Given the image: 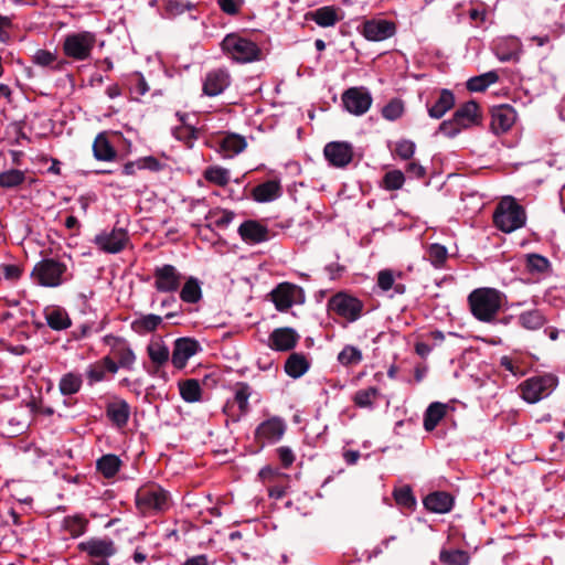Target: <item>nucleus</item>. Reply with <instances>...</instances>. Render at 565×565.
<instances>
[{"label":"nucleus","instance_id":"17","mask_svg":"<svg viewBox=\"0 0 565 565\" xmlns=\"http://www.w3.org/2000/svg\"><path fill=\"white\" fill-rule=\"evenodd\" d=\"M237 232L242 241L250 245L260 244L270 238V231L268 227L260 221L256 220L244 221L239 225Z\"/></svg>","mask_w":565,"mask_h":565},{"label":"nucleus","instance_id":"36","mask_svg":"<svg viewBox=\"0 0 565 565\" xmlns=\"http://www.w3.org/2000/svg\"><path fill=\"white\" fill-rule=\"evenodd\" d=\"M83 386V377L81 373L67 372L62 375L58 382V390L62 395L70 396L78 393Z\"/></svg>","mask_w":565,"mask_h":565},{"label":"nucleus","instance_id":"46","mask_svg":"<svg viewBox=\"0 0 565 565\" xmlns=\"http://www.w3.org/2000/svg\"><path fill=\"white\" fill-rule=\"evenodd\" d=\"M519 322L525 329L537 330L545 324L546 318L540 310L534 309L522 312Z\"/></svg>","mask_w":565,"mask_h":565},{"label":"nucleus","instance_id":"62","mask_svg":"<svg viewBox=\"0 0 565 565\" xmlns=\"http://www.w3.org/2000/svg\"><path fill=\"white\" fill-rule=\"evenodd\" d=\"M415 143L411 140H401L396 143L395 152L403 160H409L415 152Z\"/></svg>","mask_w":565,"mask_h":565},{"label":"nucleus","instance_id":"37","mask_svg":"<svg viewBox=\"0 0 565 565\" xmlns=\"http://www.w3.org/2000/svg\"><path fill=\"white\" fill-rule=\"evenodd\" d=\"M121 467V460L116 455H104L96 461V469L105 478L110 479L115 477Z\"/></svg>","mask_w":565,"mask_h":565},{"label":"nucleus","instance_id":"45","mask_svg":"<svg viewBox=\"0 0 565 565\" xmlns=\"http://www.w3.org/2000/svg\"><path fill=\"white\" fill-rule=\"evenodd\" d=\"M25 181V172L19 169H9L0 172V188L10 190L20 186Z\"/></svg>","mask_w":565,"mask_h":565},{"label":"nucleus","instance_id":"11","mask_svg":"<svg viewBox=\"0 0 565 565\" xmlns=\"http://www.w3.org/2000/svg\"><path fill=\"white\" fill-rule=\"evenodd\" d=\"M103 342L110 348L108 355L115 360L116 372L119 369L132 370L136 354L126 339L107 334L103 338Z\"/></svg>","mask_w":565,"mask_h":565},{"label":"nucleus","instance_id":"10","mask_svg":"<svg viewBox=\"0 0 565 565\" xmlns=\"http://www.w3.org/2000/svg\"><path fill=\"white\" fill-rule=\"evenodd\" d=\"M93 243L103 253L118 254L129 245L130 236L126 228L114 226L97 234Z\"/></svg>","mask_w":565,"mask_h":565},{"label":"nucleus","instance_id":"22","mask_svg":"<svg viewBox=\"0 0 565 565\" xmlns=\"http://www.w3.org/2000/svg\"><path fill=\"white\" fill-rule=\"evenodd\" d=\"M299 340V335L292 328H277L268 338V345L275 351H290L292 350Z\"/></svg>","mask_w":565,"mask_h":565},{"label":"nucleus","instance_id":"25","mask_svg":"<svg viewBox=\"0 0 565 565\" xmlns=\"http://www.w3.org/2000/svg\"><path fill=\"white\" fill-rule=\"evenodd\" d=\"M452 116L455 121L459 124V127L463 129L479 124L481 118L479 105L475 100H469L459 106Z\"/></svg>","mask_w":565,"mask_h":565},{"label":"nucleus","instance_id":"43","mask_svg":"<svg viewBox=\"0 0 565 565\" xmlns=\"http://www.w3.org/2000/svg\"><path fill=\"white\" fill-rule=\"evenodd\" d=\"M345 17L344 11L335 6H326L320 8V28H329L342 21Z\"/></svg>","mask_w":565,"mask_h":565},{"label":"nucleus","instance_id":"32","mask_svg":"<svg viewBox=\"0 0 565 565\" xmlns=\"http://www.w3.org/2000/svg\"><path fill=\"white\" fill-rule=\"evenodd\" d=\"M271 300L279 311L288 310L294 303V288L289 284L278 285L271 292Z\"/></svg>","mask_w":565,"mask_h":565},{"label":"nucleus","instance_id":"48","mask_svg":"<svg viewBox=\"0 0 565 565\" xmlns=\"http://www.w3.org/2000/svg\"><path fill=\"white\" fill-rule=\"evenodd\" d=\"M234 216V212L228 210L218 207L210 210L206 215V220L211 221V224L207 226L211 227L213 225L217 228H225L233 221Z\"/></svg>","mask_w":565,"mask_h":565},{"label":"nucleus","instance_id":"47","mask_svg":"<svg viewBox=\"0 0 565 565\" xmlns=\"http://www.w3.org/2000/svg\"><path fill=\"white\" fill-rule=\"evenodd\" d=\"M203 177L207 182L222 188L226 186L230 182L228 170L218 166L207 167Z\"/></svg>","mask_w":565,"mask_h":565},{"label":"nucleus","instance_id":"40","mask_svg":"<svg viewBox=\"0 0 565 565\" xmlns=\"http://www.w3.org/2000/svg\"><path fill=\"white\" fill-rule=\"evenodd\" d=\"M250 386L245 382L235 384V395L233 403L237 405L238 411L235 414L238 418L249 411L248 398L250 397Z\"/></svg>","mask_w":565,"mask_h":565},{"label":"nucleus","instance_id":"54","mask_svg":"<svg viewBox=\"0 0 565 565\" xmlns=\"http://www.w3.org/2000/svg\"><path fill=\"white\" fill-rule=\"evenodd\" d=\"M377 394L379 390L376 387H367L365 390L358 391L353 397V401L359 407H370Z\"/></svg>","mask_w":565,"mask_h":565},{"label":"nucleus","instance_id":"19","mask_svg":"<svg viewBox=\"0 0 565 565\" xmlns=\"http://www.w3.org/2000/svg\"><path fill=\"white\" fill-rule=\"evenodd\" d=\"M200 345L199 342L191 338H179L174 341L171 362L178 370H182L189 359L196 354Z\"/></svg>","mask_w":565,"mask_h":565},{"label":"nucleus","instance_id":"41","mask_svg":"<svg viewBox=\"0 0 565 565\" xmlns=\"http://www.w3.org/2000/svg\"><path fill=\"white\" fill-rule=\"evenodd\" d=\"M162 318L157 315H145L131 322V329L138 334L153 332L161 324Z\"/></svg>","mask_w":565,"mask_h":565},{"label":"nucleus","instance_id":"61","mask_svg":"<svg viewBox=\"0 0 565 565\" xmlns=\"http://www.w3.org/2000/svg\"><path fill=\"white\" fill-rule=\"evenodd\" d=\"M244 3V0H217L220 9L227 15H237Z\"/></svg>","mask_w":565,"mask_h":565},{"label":"nucleus","instance_id":"28","mask_svg":"<svg viewBox=\"0 0 565 565\" xmlns=\"http://www.w3.org/2000/svg\"><path fill=\"white\" fill-rule=\"evenodd\" d=\"M281 194V185L278 180H268L253 188L252 199L256 202H270L279 198Z\"/></svg>","mask_w":565,"mask_h":565},{"label":"nucleus","instance_id":"31","mask_svg":"<svg viewBox=\"0 0 565 565\" xmlns=\"http://www.w3.org/2000/svg\"><path fill=\"white\" fill-rule=\"evenodd\" d=\"M455 106V95L449 89H441L439 97L431 106H427L428 115L434 119H440Z\"/></svg>","mask_w":565,"mask_h":565},{"label":"nucleus","instance_id":"60","mask_svg":"<svg viewBox=\"0 0 565 565\" xmlns=\"http://www.w3.org/2000/svg\"><path fill=\"white\" fill-rule=\"evenodd\" d=\"M23 274V268L15 264L0 265V278L9 281H18Z\"/></svg>","mask_w":565,"mask_h":565},{"label":"nucleus","instance_id":"57","mask_svg":"<svg viewBox=\"0 0 565 565\" xmlns=\"http://www.w3.org/2000/svg\"><path fill=\"white\" fill-rule=\"evenodd\" d=\"M405 181L404 173L401 170H392L385 173L383 184L386 190H398Z\"/></svg>","mask_w":565,"mask_h":565},{"label":"nucleus","instance_id":"58","mask_svg":"<svg viewBox=\"0 0 565 565\" xmlns=\"http://www.w3.org/2000/svg\"><path fill=\"white\" fill-rule=\"evenodd\" d=\"M404 111V104L401 99L394 98L382 109V115L385 119L396 120Z\"/></svg>","mask_w":565,"mask_h":565},{"label":"nucleus","instance_id":"7","mask_svg":"<svg viewBox=\"0 0 565 565\" xmlns=\"http://www.w3.org/2000/svg\"><path fill=\"white\" fill-rule=\"evenodd\" d=\"M77 548L88 555L90 565H109L107 558L117 553V547L109 537H92L81 542Z\"/></svg>","mask_w":565,"mask_h":565},{"label":"nucleus","instance_id":"12","mask_svg":"<svg viewBox=\"0 0 565 565\" xmlns=\"http://www.w3.org/2000/svg\"><path fill=\"white\" fill-rule=\"evenodd\" d=\"M258 478L266 486L268 495L275 500L284 498L290 486V477L271 466L262 468Z\"/></svg>","mask_w":565,"mask_h":565},{"label":"nucleus","instance_id":"52","mask_svg":"<svg viewBox=\"0 0 565 565\" xmlns=\"http://www.w3.org/2000/svg\"><path fill=\"white\" fill-rule=\"evenodd\" d=\"M447 248L440 244H431L427 249V258L436 267H441L447 260Z\"/></svg>","mask_w":565,"mask_h":565},{"label":"nucleus","instance_id":"42","mask_svg":"<svg viewBox=\"0 0 565 565\" xmlns=\"http://www.w3.org/2000/svg\"><path fill=\"white\" fill-rule=\"evenodd\" d=\"M498 81V73L494 71H490L468 79L467 89L470 92H484L491 84H494Z\"/></svg>","mask_w":565,"mask_h":565},{"label":"nucleus","instance_id":"3","mask_svg":"<svg viewBox=\"0 0 565 565\" xmlns=\"http://www.w3.org/2000/svg\"><path fill=\"white\" fill-rule=\"evenodd\" d=\"M526 213L512 196L500 201L493 213L494 225L504 233H511L524 226Z\"/></svg>","mask_w":565,"mask_h":565},{"label":"nucleus","instance_id":"30","mask_svg":"<svg viewBox=\"0 0 565 565\" xmlns=\"http://www.w3.org/2000/svg\"><path fill=\"white\" fill-rule=\"evenodd\" d=\"M94 157L99 161H114L117 158V151L110 143L107 132H100L96 136L93 143Z\"/></svg>","mask_w":565,"mask_h":565},{"label":"nucleus","instance_id":"16","mask_svg":"<svg viewBox=\"0 0 565 565\" xmlns=\"http://www.w3.org/2000/svg\"><path fill=\"white\" fill-rule=\"evenodd\" d=\"M323 154L331 166L343 168L352 161L353 148L349 142L332 141L326 145Z\"/></svg>","mask_w":565,"mask_h":565},{"label":"nucleus","instance_id":"8","mask_svg":"<svg viewBox=\"0 0 565 565\" xmlns=\"http://www.w3.org/2000/svg\"><path fill=\"white\" fill-rule=\"evenodd\" d=\"M557 382V377L553 374H544L527 379L520 385L522 397L527 403H536L543 397L548 396L556 387Z\"/></svg>","mask_w":565,"mask_h":565},{"label":"nucleus","instance_id":"53","mask_svg":"<svg viewBox=\"0 0 565 565\" xmlns=\"http://www.w3.org/2000/svg\"><path fill=\"white\" fill-rule=\"evenodd\" d=\"M338 360L343 365H356L362 361V352L353 345H347L339 353Z\"/></svg>","mask_w":565,"mask_h":565},{"label":"nucleus","instance_id":"18","mask_svg":"<svg viewBox=\"0 0 565 565\" xmlns=\"http://www.w3.org/2000/svg\"><path fill=\"white\" fill-rule=\"evenodd\" d=\"M490 113V128L495 135L507 132L513 126L516 118L514 108L508 104L493 106Z\"/></svg>","mask_w":565,"mask_h":565},{"label":"nucleus","instance_id":"38","mask_svg":"<svg viewBox=\"0 0 565 565\" xmlns=\"http://www.w3.org/2000/svg\"><path fill=\"white\" fill-rule=\"evenodd\" d=\"M181 397L188 403H196L202 399V388L196 379H188L179 382Z\"/></svg>","mask_w":565,"mask_h":565},{"label":"nucleus","instance_id":"15","mask_svg":"<svg viewBox=\"0 0 565 565\" xmlns=\"http://www.w3.org/2000/svg\"><path fill=\"white\" fill-rule=\"evenodd\" d=\"M231 85V74L225 68H214L206 73L202 90L209 97L222 94Z\"/></svg>","mask_w":565,"mask_h":565},{"label":"nucleus","instance_id":"44","mask_svg":"<svg viewBox=\"0 0 565 565\" xmlns=\"http://www.w3.org/2000/svg\"><path fill=\"white\" fill-rule=\"evenodd\" d=\"M88 523L83 515H70L64 518L63 527L72 537H78L86 532Z\"/></svg>","mask_w":565,"mask_h":565},{"label":"nucleus","instance_id":"1","mask_svg":"<svg viewBox=\"0 0 565 565\" xmlns=\"http://www.w3.org/2000/svg\"><path fill=\"white\" fill-rule=\"evenodd\" d=\"M136 509L145 518H151L166 513L172 499L168 490L156 482L141 486L135 497Z\"/></svg>","mask_w":565,"mask_h":565},{"label":"nucleus","instance_id":"34","mask_svg":"<svg viewBox=\"0 0 565 565\" xmlns=\"http://www.w3.org/2000/svg\"><path fill=\"white\" fill-rule=\"evenodd\" d=\"M180 299L185 303H198L202 299L201 282L196 277L185 279L180 290Z\"/></svg>","mask_w":565,"mask_h":565},{"label":"nucleus","instance_id":"5","mask_svg":"<svg viewBox=\"0 0 565 565\" xmlns=\"http://www.w3.org/2000/svg\"><path fill=\"white\" fill-rule=\"evenodd\" d=\"M67 266L54 258H44L35 264L31 277L43 287H58L66 279Z\"/></svg>","mask_w":565,"mask_h":565},{"label":"nucleus","instance_id":"55","mask_svg":"<svg viewBox=\"0 0 565 565\" xmlns=\"http://www.w3.org/2000/svg\"><path fill=\"white\" fill-rule=\"evenodd\" d=\"M193 8L190 2H183L179 0H166L163 2V9L167 15L175 17L189 11Z\"/></svg>","mask_w":565,"mask_h":565},{"label":"nucleus","instance_id":"56","mask_svg":"<svg viewBox=\"0 0 565 565\" xmlns=\"http://www.w3.org/2000/svg\"><path fill=\"white\" fill-rule=\"evenodd\" d=\"M550 267V262L542 255L529 254L526 256V268L534 273H545Z\"/></svg>","mask_w":565,"mask_h":565},{"label":"nucleus","instance_id":"9","mask_svg":"<svg viewBox=\"0 0 565 565\" xmlns=\"http://www.w3.org/2000/svg\"><path fill=\"white\" fill-rule=\"evenodd\" d=\"M363 302L343 291L332 296L328 302V311L333 312L349 322L356 321L363 311Z\"/></svg>","mask_w":565,"mask_h":565},{"label":"nucleus","instance_id":"2","mask_svg":"<svg viewBox=\"0 0 565 565\" xmlns=\"http://www.w3.org/2000/svg\"><path fill=\"white\" fill-rule=\"evenodd\" d=\"M223 53L236 63L246 64L264 58V52L256 41L243 33L227 34L221 42Z\"/></svg>","mask_w":565,"mask_h":565},{"label":"nucleus","instance_id":"63","mask_svg":"<svg viewBox=\"0 0 565 565\" xmlns=\"http://www.w3.org/2000/svg\"><path fill=\"white\" fill-rule=\"evenodd\" d=\"M394 281L395 278L391 269H384L377 274V286L384 291L392 289Z\"/></svg>","mask_w":565,"mask_h":565},{"label":"nucleus","instance_id":"49","mask_svg":"<svg viewBox=\"0 0 565 565\" xmlns=\"http://www.w3.org/2000/svg\"><path fill=\"white\" fill-rule=\"evenodd\" d=\"M469 554L462 550H443L439 554V561L447 565H468Z\"/></svg>","mask_w":565,"mask_h":565},{"label":"nucleus","instance_id":"50","mask_svg":"<svg viewBox=\"0 0 565 565\" xmlns=\"http://www.w3.org/2000/svg\"><path fill=\"white\" fill-rule=\"evenodd\" d=\"M393 497L396 503L402 508L412 511L416 507V499L409 486H404L402 488L395 489L393 492Z\"/></svg>","mask_w":565,"mask_h":565},{"label":"nucleus","instance_id":"13","mask_svg":"<svg viewBox=\"0 0 565 565\" xmlns=\"http://www.w3.org/2000/svg\"><path fill=\"white\" fill-rule=\"evenodd\" d=\"M153 287L158 292L173 294L181 287L182 274L171 264H163L153 269Z\"/></svg>","mask_w":565,"mask_h":565},{"label":"nucleus","instance_id":"33","mask_svg":"<svg viewBox=\"0 0 565 565\" xmlns=\"http://www.w3.org/2000/svg\"><path fill=\"white\" fill-rule=\"evenodd\" d=\"M45 320L53 330H65L72 326V320L65 309L61 307L47 308L45 310Z\"/></svg>","mask_w":565,"mask_h":565},{"label":"nucleus","instance_id":"51","mask_svg":"<svg viewBox=\"0 0 565 565\" xmlns=\"http://www.w3.org/2000/svg\"><path fill=\"white\" fill-rule=\"evenodd\" d=\"M173 135L177 139L183 141L186 147L191 148L193 142L199 139L200 130L189 125H181L173 129Z\"/></svg>","mask_w":565,"mask_h":565},{"label":"nucleus","instance_id":"35","mask_svg":"<svg viewBox=\"0 0 565 565\" xmlns=\"http://www.w3.org/2000/svg\"><path fill=\"white\" fill-rule=\"evenodd\" d=\"M310 364L307 358L301 353H291L285 362V372L294 379L303 375Z\"/></svg>","mask_w":565,"mask_h":565},{"label":"nucleus","instance_id":"23","mask_svg":"<svg viewBox=\"0 0 565 565\" xmlns=\"http://www.w3.org/2000/svg\"><path fill=\"white\" fill-rule=\"evenodd\" d=\"M395 33V24L387 20H370L363 24L362 34L369 41H383Z\"/></svg>","mask_w":565,"mask_h":565},{"label":"nucleus","instance_id":"39","mask_svg":"<svg viewBox=\"0 0 565 565\" xmlns=\"http://www.w3.org/2000/svg\"><path fill=\"white\" fill-rule=\"evenodd\" d=\"M446 415V405L439 402L431 403L424 415V428L427 431H433L438 423Z\"/></svg>","mask_w":565,"mask_h":565},{"label":"nucleus","instance_id":"6","mask_svg":"<svg viewBox=\"0 0 565 565\" xmlns=\"http://www.w3.org/2000/svg\"><path fill=\"white\" fill-rule=\"evenodd\" d=\"M96 45V35L89 31L67 34L63 41V53L74 61H86Z\"/></svg>","mask_w":565,"mask_h":565},{"label":"nucleus","instance_id":"20","mask_svg":"<svg viewBox=\"0 0 565 565\" xmlns=\"http://www.w3.org/2000/svg\"><path fill=\"white\" fill-rule=\"evenodd\" d=\"M147 354L151 362L150 367L147 369L148 373L152 376L159 375L161 369L169 362V348L162 340L151 341L147 345Z\"/></svg>","mask_w":565,"mask_h":565},{"label":"nucleus","instance_id":"24","mask_svg":"<svg viewBox=\"0 0 565 565\" xmlns=\"http://www.w3.org/2000/svg\"><path fill=\"white\" fill-rule=\"evenodd\" d=\"M107 373L116 374L115 360L110 355H105L100 360L92 363L86 371V379L89 385L107 380Z\"/></svg>","mask_w":565,"mask_h":565},{"label":"nucleus","instance_id":"64","mask_svg":"<svg viewBox=\"0 0 565 565\" xmlns=\"http://www.w3.org/2000/svg\"><path fill=\"white\" fill-rule=\"evenodd\" d=\"M463 128L459 127V124L455 121V117L452 116L449 120H444L439 125V131L445 136L452 138L457 136Z\"/></svg>","mask_w":565,"mask_h":565},{"label":"nucleus","instance_id":"4","mask_svg":"<svg viewBox=\"0 0 565 565\" xmlns=\"http://www.w3.org/2000/svg\"><path fill=\"white\" fill-rule=\"evenodd\" d=\"M471 313L480 321H491L501 307V295L492 288H479L468 297Z\"/></svg>","mask_w":565,"mask_h":565},{"label":"nucleus","instance_id":"27","mask_svg":"<svg viewBox=\"0 0 565 565\" xmlns=\"http://www.w3.org/2000/svg\"><path fill=\"white\" fill-rule=\"evenodd\" d=\"M107 418L118 428H124L129 420L130 406L125 399L110 402L106 406Z\"/></svg>","mask_w":565,"mask_h":565},{"label":"nucleus","instance_id":"21","mask_svg":"<svg viewBox=\"0 0 565 565\" xmlns=\"http://www.w3.org/2000/svg\"><path fill=\"white\" fill-rule=\"evenodd\" d=\"M285 428V424L280 418L267 419L256 428L255 439L258 444L275 443L282 437Z\"/></svg>","mask_w":565,"mask_h":565},{"label":"nucleus","instance_id":"14","mask_svg":"<svg viewBox=\"0 0 565 565\" xmlns=\"http://www.w3.org/2000/svg\"><path fill=\"white\" fill-rule=\"evenodd\" d=\"M373 98L365 87H350L342 94V103L350 114L364 115L371 107Z\"/></svg>","mask_w":565,"mask_h":565},{"label":"nucleus","instance_id":"26","mask_svg":"<svg viewBox=\"0 0 565 565\" xmlns=\"http://www.w3.org/2000/svg\"><path fill=\"white\" fill-rule=\"evenodd\" d=\"M423 503L428 511L444 514L451 510L454 498L448 492L435 491L426 495Z\"/></svg>","mask_w":565,"mask_h":565},{"label":"nucleus","instance_id":"29","mask_svg":"<svg viewBox=\"0 0 565 565\" xmlns=\"http://www.w3.org/2000/svg\"><path fill=\"white\" fill-rule=\"evenodd\" d=\"M218 145L220 151L227 158L241 153L247 146L245 138L237 134H226L220 138Z\"/></svg>","mask_w":565,"mask_h":565},{"label":"nucleus","instance_id":"59","mask_svg":"<svg viewBox=\"0 0 565 565\" xmlns=\"http://www.w3.org/2000/svg\"><path fill=\"white\" fill-rule=\"evenodd\" d=\"M56 60V54L47 50H38L33 55L34 64L43 67L52 66L53 68L58 70L60 65L53 66Z\"/></svg>","mask_w":565,"mask_h":565}]
</instances>
